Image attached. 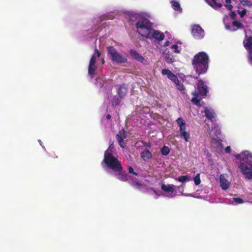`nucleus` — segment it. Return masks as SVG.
Returning <instances> with one entry per match:
<instances>
[{
	"label": "nucleus",
	"mask_w": 252,
	"mask_h": 252,
	"mask_svg": "<svg viewBox=\"0 0 252 252\" xmlns=\"http://www.w3.org/2000/svg\"><path fill=\"white\" fill-rule=\"evenodd\" d=\"M102 162L114 172L117 173V174H114V176H117V178L118 180L123 182H126L128 180V174L122 173L123 171L122 164L121 162L113 156L112 153L110 152L109 148L104 152V158L102 160Z\"/></svg>",
	"instance_id": "1"
},
{
	"label": "nucleus",
	"mask_w": 252,
	"mask_h": 252,
	"mask_svg": "<svg viewBox=\"0 0 252 252\" xmlns=\"http://www.w3.org/2000/svg\"><path fill=\"white\" fill-rule=\"evenodd\" d=\"M209 58L204 52H200L194 55L191 60V64L193 70L198 76L194 77L195 79H198V76L205 74L209 68Z\"/></svg>",
	"instance_id": "2"
},
{
	"label": "nucleus",
	"mask_w": 252,
	"mask_h": 252,
	"mask_svg": "<svg viewBox=\"0 0 252 252\" xmlns=\"http://www.w3.org/2000/svg\"><path fill=\"white\" fill-rule=\"evenodd\" d=\"M235 157L240 159L238 167L244 178L247 180H252V154L246 151Z\"/></svg>",
	"instance_id": "3"
},
{
	"label": "nucleus",
	"mask_w": 252,
	"mask_h": 252,
	"mask_svg": "<svg viewBox=\"0 0 252 252\" xmlns=\"http://www.w3.org/2000/svg\"><path fill=\"white\" fill-rule=\"evenodd\" d=\"M196 91L192 93V95H193V97L191 98V101L194 104L201 107V99H199L198 97L199 96L205 97L208 92V87L205 82L202 79L198 80V83L196 84Z\"/></svg>",
	"instance_id": "4"
},
{
	"label": "nucleus",
	"mask_w": 252,
	"mask_h": 252,
	"mask_svg": "<svg viewBox=\"0 0 252 252\" xmlns=\"http://www.w3.org/2000/svg\"><path fill=\"white\" fill-rule=\"evenodd\" d=\"M137 32L142 36L149 37L150 32H152V23L145 18H141L136 23Z\"/></svg>",
	"instance_id": "5"
},
{
	"label": "nucleus",
	"mask_w": 252,
	"mask_h": 252,
	"mask_svg": "<svg viewBox=\"0 0 252 252\" xmlns=\"http://www.w3.org/2000/svg\"><path fill=\"white\" fill-rule=\"evenodd\" d=\"M108 54L111 60L116 63H126L127 58L124 55L119 53L113 46H109L107 48Z\"/></svg>",
	"instance_id": "6"
},
{
	"label": "nucleus",
	"mask_w": 252,
	"mask_h": 252,
	"mask_svg": "<svg viewBox=\"0 0 252 252\" xmlns=\"http://www.w3.org/2000/svg\"><path fill=\"white\" fill-rule=\"evenodd\" d=\"M95 54L92 56L91 60H90V64L88 66V74L91 76L92 78L94 77V75L95 73V70L96 69L95 65L96 57H99L100 53L97 48L95 49Z\"/></svg>",
	"instance_id": "7"
},
{
	"label": "nucleus",
	"mask_w": 252,
	"mask_h": 252,
	"mask_svg": "<svg viewBox=\"0 0 252 252\" xmlns=\"http://www.w3.org/2000/svg\"><path fill=\"white\" fill-rule=\"evenodd\" d=\"M191 34L196 39H202L204 35L203 29L198 25H194L192 26Z\"/></svg>",
	"instance_id": "8"
},
{
	"label": "nucleus",
	"mask_w": 252,
	"mask_h": 252,
	"mask_svg": "<svg viewBox=\"0 0 252 252\" xmlns=\"http://www.w3.org/2000/svg\"><path fill=\"white\" fill-rule=\"evenodd\" d=\"M146 38L151 40L155 39L159 42V41H162L164 39V35L163 33L153 29H152V32L149 34V37H147Z\"/></svg>",
	"instance_id": "9"
},
{
	"label": "nucleus",
	"mask_w": 252,
	"mask_h": 252,
	"mask_svg": "<svg viewBox=\"0 0 252 252\" xmlns=\"http://www.w3.org/2000/svg\"><path fill=\"white\" fill-rule=\"evenodd\" d=\"M116 137L119 145L121 147L125 148L126 144L124 141V139L126 138V131L124 129L119 130Z\"/></svg>",
	"instance_id": "10"
},
{
	"label": "nucleus",
	"mask_w": 252,
	"mask_h": 252,
	"mask_svg": "<svg viewBox=\"0 0 252 252\" xmlns=\"http://www.w3.org/2000/svg\"><path fill=\"white\" fill-rule=\"evenodd\" d=\"M129 55L134 59L138 61V62L142 63L144 64H147V60H145L144 58L140 55L136 51L133 50H130Z\"/></svg>",
	"instance_id": "11"
},
{
	"label": "nucleus",
	"mask_w": 252,
	"mask_h": 252,
	"mask_svg": "<svg viewBox=\"0 0 252 252\" xmlns=\"http://www.w3.org/2000/svg\"><path fill=\"white\" fill-rule=\"evenodd\" d=\"M243 46L247 50H250V54H252V36H246V39L243 41Z\"/></svg>",
	"instance_id": "12"
},
{
	"label": "nucleus",
	"mask_w": 252,
	"mask_h": 252,
	"mask_svg": "<svg viewBox=\"0 0 252 252\" xmlns=\"http://www.w3.org/2000/svg\"><path fill=\"white\" fill-rule=\"evenodd\" d=\"M204 113L205 116L208 119L210 120L211 122H213L215 120L216 114L213 109L205 107L204 110Z\"/></svg>",
	"instance_id": "13"
},
{
	"label": "nucleus",
	"mask_w": 252,
	"mask_h": 252,
	"mask_svg": "<svg viewBox=\"0 0 252 252\" xmlns=\"http://www.w3.org/2000/svg\"><path fill=\"white\" fill-rule=\"evenodd\" d=\"M127 92V88L124 85H120L117 93L120 98H124Z\"/></svg>",
	"instance_id": "14"
},
{
	"label": "nucleus",
	"mask_w": 252,
	"mask_h": 252,
	"mask_svg": "<svg viewBox=\"0 0 252 252\" xmlns=\"http://www.w3.org/2000/svg\"><path fill=\"white\" fill-rule=\"evenodd\" d=\"M140 156L141 158L145 161V160H148L152 158V154L148 149L146 148L144 151L141 153Z\"/></svg>",
	"instance_id": "15"
},
{
	"label": "nucleus",
	"mask_w": 252,
	"mask_h": 252,
	"mask_svg": "<svg viewBox=\"0 0 252 252\" xmlns=\"http://www.w3.org/2000/svg\"><path fill=\"white\" fill-rule=\"evenodd\" d=\"M161 189L162 190L165 192H170L171 193H173L175 191V186L173 185H165L164 184H162L161 186Z\"/></svg>",
	"instance_id": "16"
},
{
	"label": "nucleus",
	"mask_w": 252,
	"mask_h": 252,
	"mask_svg": "<svg viewBox=\"0 0 252 252\" xmlns=\"http://www.w3.org/2000/svg\"><path fill=\"white\" fill-rule=\"evenodd\" d=\"M222 0H211L209 5L215 9L220 8L222 7Z\"/></svg>",
	"instance_id": "17"
},
{
	"label": "nucleus",
	"mask_w": 252,
	"mask_h": 252,
	"mask_svg": "<svg viewBox=\"0 0 252 252\" xmlns=\"http://www.w3.org/2000/svg\"><path fill=\"white\" fill-rule=\"evenodd\" d=\"M220 187L223 189H226L229 188V182L225 179L222 176L220 175Z\"/></svg>",
	"instance_id": "18"
},
{
	"label": "nucleus",
	"mask_w": 252,
	"mask_h": 252,
	"mask_svg": "<svg viewBox=\"0 0 252 252\" xmlns=\"http://www.w3.org/2000/svg\"><path fill=\"white\" fill-rule=\"evenodd\" d=\"M176 122L178 126L179 127L180 130H183V129H186V123L185 120L181 117H179L176 120Z\"/></svg>",
	"instance_id": "19"
},
{
	"label": "nucleus",
	"mask_w": 252,
	"mask_h": 252,
	"mask_svg": "<svg viewBox=\"0 0 252 252\" xmlns=\"http://www.w3.org/2000/svg\"><path fill=\"white\" fill-rule=\"evenodd\" d=\"M180 136L181 137L184 138L186 142H188L190 138V134L187 132L186 130H180Z\"/></svg>",
	"instance_id": "20"
},
{
	"label": "nucleus",
	"mask_w": 252,
	"mask_h": 252,
	"mask_svg": "<svg viewBox=\"0 0 252 252\" xmlns=\"http://www.w3.org/2000/svg\"><path fill=\"white\" fill-rule=\"evenodd\" d=\"M171 4L174 10H178L179 11H181L182 10L180 5L178 1L172 0L171 1Z\"/></svg>",
	"instance_id": "21"
},
{
	"label": "nucleus",
	"mask_w": 252,
	"mask_h": 252,
	"mask_svg": "<svg viewBox=\"0 0 252 252\" xmlns=\"http://www.w3.org/2000/svg\"><path fill=\"white\" fill-rule=\"evenodd\" d=\"M121 100H122V98H120L119 96H114L111 100L112 105L113 106H117L120 104Z\"/></svg>",
	"instance_id": "22"
},
{
	"label": "nucleus",
	"mask_w": 252,
	"mask_h": 252,
	"mask_svg": "<svg viewBox=\"0 0 252 252\" xmlns=\"http://www.w3.org/2000/svg\"><path fill=\"white\" fill-rule=\"evenodd\" d=\"M170 151V150L169 147H167V146H164L160 150L161 154L164 156L168 155Z\"/></svg>",
	"instance_id": "23"
},
{
	"label": "nucleus",
	"mask_w": 252,
	"mask_h": 252,
	"mask_svg": "<svg viewBox=\"0 0 252 252\" xmlns=\"http://www.w3.org/2000/svg\"><path fill=\"white\" fill-rule=\"evenodd\" d=\"M176 180L180 182L184 183L189 181V178L187 175H181Z\"/></svg>",
	"instance_id": "24"
},
{
	"label": "nucleus",
	"mask_w": 252,
	"mask_h": 252,
	"mask_svg": "<svg viewBox=\"0 0 252 252\" xmlns=\"http://www.w3.org/2000/svg\"><path fill=\"white\" fill-rule=\"evenodd\" d=\"M168 78L175 84L178 83L179 80L178 77L173 73H172V74L170 76H169Z\"/></svg>",
	"instance_id": "25"
},
{
	"label": "nucleus",
	"mask_w": 252,
	"mask_h": 252,
	"mask_svg": "<svg viewBox=\"0 0 252 252\" xmlns=\"http://www.w3.org/2000/svg\"><path fill=\"white\" fill-rule=\"evenodd\" d=\"M193 181L195 185H199L201 183L200 174H198L194 177Z\"/></svg>",
	"instance_id": "26"
},
{
	"label": "nucleus",
	"mask_w": 252,
	"mask_h": 252,
	"mask_svg": "<svg viewBox=\"0 0 252 252\" xmlns=\"http://www.w3.org/2000/svg\"><path fill=\"white\" fill-rule=\"evenodd\" d=\"M172 72L170 71L169 69H164L161 70V73L162 75H166L167 76V78L169 77L172 74Z\"/></svg>",
	"instance_id": "27"
},
{
	"label": "nucleus",
	"mask_w": 252,
	"mask_h": 252,
	"mask_svg": "<svg viewBox=\"0 0 252 252\" xmlns=\"http://www.w3.org/2000/svg\"><path fill=\"white\" fill-rule=\"evenodd\" d=\"M232 25L235 27H237V29L239 28H242L243 27V24L241 22L237 21H233Z\"/></svg>",
	"instance_id": "28"
},
{
	"label": "nucleus",
	"mask_w": 252,
	"mask_h": 252,
	"mask_svg": "<svg viewBox=\"0 0 252 252\" xmlns=\"http://www.w3.org/2000/svg\"><path fill=\"white\" fill-rule=\"evenodd\" d=\"M175 84L176 85V86L177 87V89L179 90H180L181 91H184V90H185V86L183 84H180L179 83V81H178V83H176Z\"/></svg>",
	"instance_id": "29"
},
{
	"label": "nucleus",
	"mask_w": 252,
	"mask_h": 252,
	"mask_svg": "<svg viewBox=\"0 0 252 252\" xmlns=\"http://www.w3.org/2000/svg\"><path fill=\"white\" fill-rule=\"evenodd\" d=\"M239 1L243 5L251 6L252 5L251 1L248 0H239Z\"/></svg>",
	"instance_id": "30"
},
{
	"label": "nucleus",
	"mask_w": 252,
	"mask_h": 252,
	"mask_svg": "<svg viewBox=\"0 0 252 252\" xmlns=\"http://www.w3.org/2000/svg\"><path fill=\"white\" fill-rule=\"evenodd\" d=\"M165 58L166 61L168 63H172L174 60L173 56L172 55H166Z\"/></svg>",
	"instance_id": "31"
},
{
	"label": "nucleus",
	"mask_w": 252,
	"mask_h": 252,
	"mask_svg": "<svg viewBox=\"0 0 252 252\" xmlns=\"http://www.w3.org/2000/svg\"><path fill=\"white\" fill-rule=\"evenodd\" d=\"M238 14H239L240 17L243 18L244 16H245L247 14V10L246 9H243L241 11H239V10H238L237 11Z\"/></svg>",
	"instance_id": "32"
},
{
	"label": "nucleus",
	"mask_w": 252,
	"mask_h": 252,
	"mask_svg": "<svg viewBox=\"0 0 252 252\" xmlns=\"http://www.w3.org/2000/svg\"><path fill=\"white\" fill-rule=\"evenodd\" d=\"M171 49L174 50V52L175 53L179 54L180 52V51L179 50H178V46L176 44H174V45H172L171 47Z\"/></svg>",
	"instance_id": "33"
},
{
	"label": "nucleus",
	"mask_w": 252,
	"mask_h": 252,
	"mask_svg": "<svg viewBox=\"0 0 252 252\" xmlns=\"http://www.w3.org/2000/svg\"><path fill=\"white\" fill-rule=\"evenodd\" d=\"M128 173L129 174H131L132 175H134V176H138V173H137L136 172H135L134 171L133 169L131 166H129L128 167Z\"/></svg>",
	"instance_id": "34"
},
{
	"label": "nucleus",
	"mask_w": 252,
	"mask_h": 252,
	"mask_svg": "<svg viewBox=\"0 0 252 252\" xmlns=\"http://www.w3.org/2000/svg\"><path fill=\"white\" fill-rule=\"evenodd\" d=\"M131 184L132 186L137 187L138 188H140L142 186V184L138 182L132 181Z\"/></svg>",
	"instance_id": "35"
},
{
	"label": "nucleus",
	"mask_w": 252,
	"mask_h": 252,
	"mask_svg": "<svg viewBox=\"0 0 252 252\" xmlns=\"http://www.w3.org/2000/svg\"><path fill=\"white\" fill-rule=\"evenodd\" d=\"M233 199L237 204H242L244 202L243 199L239 197L234 198Z\"/></svg>",
	"instance_id": "36"
},
{
	"label": "nucleus",
	"mask_w": 252,
	"mask_h": 252,
	"mask_svg": "<svg viewBox=\"0 0 252 252\" xmlns=\"http://www.w3.org/2000/svg\"><path fill=\"white\" fill-rule=\"evenodd\" d=\"M225 7L228 10H231L233 9V6L231 4V3L228 4L226 3L225 4Z\"/></svg>",
	"instance_id": "37"
},
{
	"label": "nucleus",
	"mask_w": 252,
	"mask_h": 252,
	"mask_svg": "<svg viewBox=\"0 0 252 252\" xmlns=\"http://www.w3.org/2000/svg\"><path fill=\"white\" fill-rule=\"evenodd\" d=\"M49 157L52 158H57V156L56 155L54 152H51V153H49Z\"/></svg>",
	"instance_id": "38"
},
{
	"label": "nucleus",
	"mask_w": 252,
	"mask_h": 252,
	"mask_svg": "<svg viewBox=\"0 0 252 252\" xmlns=\"http://www.w3.org/2000/svg\"><path fill=\"white\" fill-rule=\"evenodd\" d=\"M225 151L226 153H230L231 152V147L230 146H226L225 149Z\"/></svg>",
	"instance_id": "39"
},
{
	"label": "nucleus",
	"mask_w": 252,
	"mask_h": 252,
	"mask_svg": "<svg viewBox=\"0 0 252 252\" xmlns=\"http://www.w3.org/2000/svg\"><path fill=\"white\" fill-rule=\"evenodd\" d=\"M144 146H146L147 148H150L151 147V144L149 142H144L143 143Z\"/></svg>",
	"instance_id": "40"
},
{
	"label": "nucleus",
	"mask_w": 252,
	"mask_h": 252,
	"mask_svg": "<svg viewBox=\"0 0 252 252\" xmlns=\"http://www.w3.org/2000/svg\"><path fill=\"white\" fill-rule=\"evenodd\" d=\"M231 16L232 17V18H234L236 16V13L234 11H232Z\"/></svg>",
	"instance_id": "41"
},
{
	"label": "nucleus",
	"mask_w": 252,
	"mask_h": 252,
	"mask_svg": "<svg viewBox=\"0 0 252 252\" xmlns=\"http://www.w3.org/2000/svg\"><path fill=\"white\" fill-rule=\"evenodd\" d=\"M169 44H170V41H166L164 43V47L168 46H169Z\"/></svg>",
	"instance_id": "42"
},
{
	"label": "nucleus",
	"mask_w": 252,
	"mask_h": 252,
	"mask_svg": "<svg viewBox=\"0 0 252 252\" xmlns=\"http://www.w3.org/2000/svg\"><path fill=\"white\" fill-rule=\"evenodd\" d=\"M106 118L108 120H110L111 118V116L110 114H107L106 115Z\"/></svg>",
	"instance_id": "43"
},
{
	"label": "nucleus",
	"mask_w": 252,
	"mask_h": 252,
	"mask_svg": "<svg viewBox=\"0 0 252 252\" xmlns=\"http://www.w3.org/2000/svg\"><path fill=\"white\" fill-rule=\"evenodd\" d=\"M225 3L228 4L231 2V0H225Z\"/></svg>",
	"instance_id": "44"
},
{
	"label": "nucleus",
	"mask_w": 252,
	"mask_h": 252,
	"mask_svg": "<svg viewBox=\"0 0 252 252\" xmlns=\"http://www.w3.org/2000/svg\"><path fill=\"white\" fill-rule=\"evenodd\" d=\"M152 190L154 191V192L157 194L158 195V193H157V191L154 189H152Z\"/></svg>",
	"instance_id": "45"
},
{
	"label": "nucleus",
	"mask_w": 252,
	"mask_h": 252,
	"mask_svg": "<svg viewBox=\"0 0 252 252\" xmlns=\"http://www.w3.org/2000/svg\"><path fill=\"white\" fill-rule=\"evenodd\" d=\"M101 62H102V64H104V59H102V60H101Z\"/></svg>",
	"instance_id": "46"
},
{
	"label": "nucleus",
	"mask_w": 252,
	"mask_h": 252,
	"mask_svg": "<svg viewBox=\"0 0 252 252\" xmlns=\"http://www.w3.org/2000/svg\"><path fill=\"white\" fill-rule=\"evenodd\" d=\"M251 60L252 61V55L251 56Z\"/></svg>",
	"instance_id": "47"
}]
</instances>
